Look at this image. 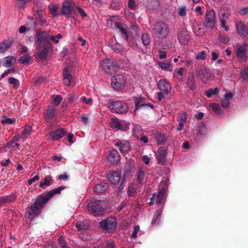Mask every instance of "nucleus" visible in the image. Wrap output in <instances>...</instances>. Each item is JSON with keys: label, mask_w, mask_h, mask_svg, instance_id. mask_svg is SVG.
<instances>
[{"label": "nucleus", "mask_w": 248, "mask_h": 248, "mask_svg": "<svg viewBox=\"0 0 248 248\" xmlns=\"http://www.w3.org/2000/svg\"><path fill=\"white\" fill-rule=\"evenodd\" d=\"M235 54L236 57L243 60L247 57L248 54V44L244 42L243 44H237L235 47Z\"/></svg>", "instance_id": "obj_10"}, {"label": "nucleus", "mask_w": 248, "mask_h": 248, "mask_svg": "<svg viewBox=\"0 0 248 248\" xmlns=\"http://www.w3.org/2000/svg\"><path fill=\"white\" fill-rule=\"evenodd\" d=\"M66 133L64 128H59L56 130L50 131L47 135L48 139L52 141L59 140L62 139Z\"/></svg>", "instance_id": "obj_12"}, {"label": "nucleus", "mask_w": 248, "mask_h": 248, "mask_svg": "<svg viewBox=\"0 0 248 248\" xmlns=\"http://www.w3.org/2000/svg\"><path fill=\"white\" fill-rule=\"evenodd\" d=\"M32 131V127L29 125H25L23 130L21 133L22 139H26Z\"/></svg>", "instance_id": "obj_42"}, {"label": "nucleus", "mask_w": 248, "mask_h": 248, "mask_svg": "<svg viewBox=\"0 0 248 248\" xmlns=\"http://www.w3.org/2000/svg\"><path fill=\"white\" fill-rule=\"evenodd\" d=\"M111 128L115 129V130H121L126 131L129 129L128 126L126 125H123L119 120L116 117L112 118L110 122Z\"/></svg>", "instance_id": "obj_16"}, {"label": "nucleus", "mask_w": 248, "mask_h": 248, "mask_svg": "<svg viewBox=\"0 0 248 248\" xmlns=\"http://www.w3.org/2000/svg\"><path fill=\"white\" fill-rule=\"evenodd\" d=\"M65 189V187L63 186H59L56 188L53 189L46 194L43 195L45 198L47 199V201H48L51 197H52L55 194H58L61 193V192Z\"/></svg>", "instance_id": "obj_26"}, {"label": "nucleus", "mask_w": 248, "mask_h": 248, "mask_svg": "<svg viewBox=\"0 0 248 248\" xmlns=\"http://www.w3.org/2000/svg\"><path fill=\"white\" fill-rule=\"evenodd\" d=\"M127 192L129 197H133L137 194L136 187L134 183H131L129 185Z\"/></svg>", "instance_id": "obj_40"}, {"label": "nucleus", "mask_w": 248, "mask_h": 248, "mask_svg": "<svg viewBox=\"0 0 248 248\" xmlns=\"http://www.w3.org/2000/svg\"><path fill=\"white\" fill-rule=\"evenodd\" d=\"M114 146L118 147L122 153H128L131 150V145L128 140H118L114 143Z\"/></svg>", "instance_id": "obj_14"}, {"label": "nucleus", "mask_w": 248, "mask_h": 248, "mask_svg": "<svg viewBox=\"0 0 248 248\" xmlns=\"http://www.w3.org/2000/svg\"><path fill=\"white\" fill-rule=\"evenodd\" d=\"M218 92L219 91L217 88H215V89L211 88L206 91L205 94L208 97H210L213 95L217 94Z\"/></svg>", "instance_id": "obj_52"}, {"label": "nucleus", "mask_w": 248, "mask_h": 248, "mask_svg": "<svg viewBox=\"0 0 248 248\" xmlns=\"http://www.w3.org/2000/svg\"><path fill=\"white\" fill-rule=\"evenodd\" d=\"M157 87L160 91L166 94H167L171 90L170 82L166 79H161L157 83Z\"/></svg>", "instance_id": "obj_17"}, {"label": "nucleus", "mask_w": 248, "mask_h": 248, "mask_svg": "<svg viewBox=\"0 0 248 248\" xmlns=\"http://www.w3.org/2000/svg\"><path fill=\"white\" fill-rule=\"evenodd\" d=\"M47 202V199L43 194L37 196L35 202L30 207V210L26 213L28 218L33 219L35 216L39 215Z\"/></svg>", "instance_id": "obj_1"}, {"label": "nucleus", "mask_w": 248, "mask_h": 248, "mask_svg": "<svg viewBox=\"0 0 248 248\" xmlns=\"http://www.w3.org/2000/svg\"><path fill=\"white\" fill-rule=\"evenodd\" d=\"M137 180L140 183L142 184L145 176L144 169L142 167H139L137 172Z\"/></svg>", "instance_id": "obj_37"}, {"label": "nucleus", "mask_w": 248, "mask_h": 248, "mask_svg": "<svg viewBox=\"0 0 248 248\" xmlns=\"http://www.w3.org/2000/svg\"><path fill=\"white\" fill-rule=\"evenodd\" d=\"M115 26L119 30V32L120 33L121 37L124 39L128 41L129 36L126 29L123 27L120 22H116L115 23Z\"/></svg>", "instance_id": "obj_21"}, {"label": "nucleus", "mask_w": 248, "mask_h": 248, "mask_svg": "<svg viewBox=\"0 0 248 248\" xmlns=\"http://www.w3.org/2000/svg\"><path fill=\"white\" fill-rule=\"evenodd\" d=\"M158 65L162 69L168 71H171L172 68H171V63L167 62H158Z\"/></svg>", "instance_id": "obj_46"}, {"label": "nucleus", "mask_w": 248, "mask_h": 248, "mask_svg": "<svg viewBox=\"0 0 248 248\" xmlns=\"http://www.w3.org/2000/svg\"><path fill=\"white\" fill-rule=\"evenodd\" d=\"M161 212L159 211H157L155 213L154 217L152 220V224L155 225H158L161 220Z\"/></svg>", "instance_id": "obj_45"}, {"label": "nucleus", "mask_w": 248, "mask_h": 248, "mask_svg": "<svg viewBox=\"0 0 248 248\" xmlns=\"http://www.w3.org/2000/svg\"><path fill=\"white\" fill-rule=\"evenodd\" d=\"M76 3L72 0H66L63 1L61 10V14L69 17L71 16L72 12L74 13Z\"/></svg>", "instance_id": "obj_8"}, {"label": "nucleus", "mask_w": 248, "mask_h": 248, "mask_svg": "<svg viewBox=\"0 0 248 248\" xmlns=\"http://www.w3.org/2000/svg\"><path fill=\"white\" fill-rule=\"evenodd\" d=\"M36 38V45L49 39V36L46 31H43L37 33Z\"/></svg>", "instance_id": "obj_34"}, {"label": "nucleus", "mask_w": 248, "mask_h": 248, "mask_svg": "<svg viewBox=\"0 0 248 248\" xmlns=\"http://www.w3.org/2000/svg\"><path fill=\"white\" fill-rule=\"evenodd\" d=\"M9 47V46L7 44L6 45L4 42H2L0 43V53L3 52Z\"/></svg>", "instance_id": "obj_64"}, {"label": "nucleus", "mask_w": 248, "mask_h": 248, "mask_svg": "<svg viewBox=\"0 0 248 248\" xmlns=\"http://www.w3.org/2000/svg\"><path fill=\"white\" fill-rule=\"evenodd\" d=\"M120 175L116 171L110 172L108 174V178L112 184H116L120 179Z\"/></svg>", "instance_id": "obj_25"}, {"label": "nucleus", "mask_w": 248, "mask_h": 248, "mask_svg": "<svg viewBox=\"0 0 248 248\" xmlns=\"http://www.w3.org/2000/svg\"><path fill=\"white\" fill-rule=\"evenodd\" d=\"M31 59V57L28 54L23 55L19 60V62L22 64H28Z\"/></svg>", "instance_id": "obj_51"}, {"label": "nucleus", "mask_w": 248, "mask_h": 248, "mask_svg": "<svg viewBox=\"0 0 248 248\" xmlns=\"http://www.w3.org/2000/svg\"><path fill=\"white\" fill-rule=\"evenodd\" d=\"M8 81L10 84L13 85V88L15 90H17V89H18L19 87L20 82L18 79L13 77H10L8 78Z\"/></svg>", "instance_id": "obj_43"}, {"label": "nucleus", "mask_w": 248, "mask_h": 248, "mask_svg": "<svg viewBox=\"0 0 248 248\" xmlns=\"http://www.w3.org/2000/svg\"><path fill=\"white\" fill-rule=\"evenodd\" d=\"M179 42L182 45H186L190 39L187 29L185 28H180L177 33Z\"/></svg>", "instance_id": "obj_11"}, {"label": "nucleus", "mask_w": 248, "mask_h": 248, "mask_svg": "<svg viewBox=\"0 0 248 248\" xmlns=\"http://www.w3.org/2000/svg\"><path fill=\"white\" fill-rule=\"evenodd\" d=\"M53 103L54 105L57 106L62 100V97L61 95H53Z\"/></svg>", "instance_id": "obj_56"}, {"label": "nucleus", "mask_w": 248, "mask_h": 248, "mask_svg": "<svg viewBox=\"0 0 248 248\" xmlns=\"http://www.w3.org/2000/svg\"><path fill=\"white\" fill-rule=\"evenodd\" d=\"M207 56V55L206 52L205 51L203 50V51H200V52L197 53L195 58L197 60L204 61L206 59Z\"/></svg>", "instance_id": "obj_48"}, {"label": "nucleus", "mask_w": 248, "mask_h": 248, "mask_svg": "<svg viewBox=\"0 0 248 248\" xmlns=\"http://www.w3.org/2000/svg\"><path fill=\"white\" fill-rule=\"evenodd\" d=\"M124 184L123 181L121 182V184L119 186V187L117 188V189L116 190V192L117 193V194L118 196H120L122 194L124 193Z\"/></svg>", "instance_id": "obj_58"}, {"label": "nucleus", "mask_w": 248, "mask_h": 248, "mask_svg": "<svg viewBox=\"0 0 248 248\" xmlns=\"http://www.w3.org/2000/svg\"><path fill=\"white\" fill-rule=\"evenodd\" d=\"M135 163L134 161L129 160L127 161L123 168V178L129 175L132 170L135 168Z\"/></svg>", "instance_id": "obj_20"}, {"label": "nucleus", "mask_w": 248, "mask_h": 248, "mask_svg": "<svg viewBox=\"0 0 248 248\" xmlns=\"http://www.w3.org/2000/svg\"><path fill=\"white\" fill-rule=\"evenodd\" d=\"M107 159L110 163L115 164L120 160V155L117 150L113 149L109 152Z\"/></svg>", "instance_id": "obj_19"}, {"label": "nucleus", "mask_w": 248, "mask_h": 248, "mask_svg": "<svg viewBox=\"0 0 248 248\" xmlns=\"http://www.w3.org/2000/svg\"><path fill=\"white\" fill-rule=\"evenodd\" d=\"M101 66L105 72L109 74L116 72L119 68V65L116 62L109 59L103 60Z\"/></svg>", "instance_id": "obj_7"}, {"label": "nucleus", "mask_w": 248, "mask_h": 248, "mask_svg": "<svg viewBox=\"0 0 248 248\" xmlns=\"http://www.w3.org/2000/svg\"><path fill=\"white\" fill-rule=\"evenodd\" d=\"M142 129L140 125L136 124L133 129V135L137 139H139V135L142 132Z\"/></svg>", "instance_id": "obj_47"}, {"label": "nucleus", "mask_w": 248, "mask_h": 248, "mask_svg": "<svg viewBox=\"0 0 248 248\" xmlns=\"http://www.w3.org/2000/svg\"><path fill=\"white\" fill-rule=\"evenodd\" d=\"M117 224L116 218L111 216L100 222L99 226L104 231L111 232L115 229Z\"/></svg>", "instance_id": "obj_6"}, {"label": "nucleus", "mask_w": 248, "mask_h": 248, "mask_svg": "<svg viewBox=\"0 0 248 248\" xmlns=\"http://www.w3.org/2000/svg\"><path fill=\"white\" fill-rule=\"evenodd\" d=\"M199 133L201 135H205L207 133V128L202 123H200L198 124Z\"/></svg>", "instance_id": "obj_49"}, {"label": "nucleus", "mask_w": 248, "mask_h": 248, "mask_svg": "<svg viewBox=\"0 0 248 248\" xmlns=\"http://www.w3.org/2000/svg\"><path fill=\"white\" fill-rule=\"evenodd\" d=\"M233 94L232 93H226L224 95V98L221 100V106L224 108H227L230 106V99L232 97Z\"/></svg>", "instance_id": "obj_29"}, {"label": "nucleus", "mask_w": 248, "mask_h": 248, "mask_svg": "<svg viewBox=\"0 0 248 248\" xmlns=\"http://www.w3.org/2000/svg\"><path fill=\"white\" fill-rule=\"evenodd\" d=\"M218 40L219 41L224 44H227L230 41L229 37L228 35L225 34H219L218 37Z\"/></svg>", "instance_id": "obj_55"}, {"label": "nucleus", "mask_w": 248, "mask_h": 248, "mask_svg": "<svg viewBox=\"0 0 248 248\" xmlns=\"http://www.w3.org/2000/svg\"><path fill=\"white\" fill-rule=\"evenodd\" d=\"M210 107L217 115L222 116L224 114L223 111L220 108L219 105L218 104L211 103L210 105Z\"/></svg>", "instance_id": "obj_39"}, {"label": "nucleus", "mask_w": 248, "mask_h": 248, "mask_svg": "<svg viewBox=\"0 0 248 248\" xmlns=\"http://www.w3.org/2000/svg\"><path fill=\"white\" fill-rule=\"evenodd\" d=\"M76 227L78 232L87 230L89 228L88 222L86 220L78 221L76 224Z\"/></svg>", "instance_id": "obj_31"}, {"label": "nucleus", "mask_w": 248, "mask_h": 248, "mask_svg": "<svg viewBox=\"0 0 248 248\" xmlns=\"http://www.w3.org/2000/svg\"><path fill=\"white\" fill-rule=\"evenodd\" d=\"M5 61H3L2 65L5 67H10L13 65L16 61L15 58L13 56H8L4 58Z\"/></svg>", "instance_id": "obj_36"}, {"label": "nucleus", "mask_w": 248, "mask_h": 248, "mask_svg": "<svg viewBox=\"0 0 248 248\" xmlns=\"http://www.w3.org/2000/svg\"><path fill=\"white\" fill-rule=\"evenodd\" d=\"M142 43L144 46H147L150 44V35L148 33H143L141 37Z\"/></svg>", "instance_id": "obj_53"}, {"label": "nucleus", "mask_w": 248, "mask_h": 248, "mask_svg": "<svg viewBox=\"0 0 248 248\" xmlns=\"http://www.w3.org/2000/svg\"><path fill=\"white\" fill-rule=\"evenodd\" d=\"M31 0H16V5L20 8H23L27 6Z\"/></svg>", "instance_id": "obj_50"}, {"label": "nucleus", "mask_w": 248, "mask_h": 248, "mask_svg": "<svg viewBox=\"0 0 248 248\" xmlns=\"http://www.w3.org/2000/svg\"><path fill=\"white\" fill-rule=\"evenodd\" d=\"M45 120L49 121L53 119L55 116V109L54 107L51 105L48 106L45 114Z\"/></svg>", "instance_id": "obj_24"}, {"label": "nucleus", "mask_w": 248, "mask_h": 248, "mask_svg": "<svg viewBox=\"0 0 248 248\" xmlns=\"http://www.w3.org/2000/svg\"><path fill=\"white\" fill-rule=\"evenodd\" d=\"M134 101L136 110L141 109L142 108L150 107L151 109H153L154 106L150 103H145V98L142 97H136L133 98Z\"/></svg>", "instance_id": "obj_13"}, {"label": "nucleus", "mask_w": 248, "mask_h": 248, "mask_svg": "<svg viewBox=\"0 0 248 248\" xmlns=\"http://www.w3.org/2000/svg\"><path fill=\"white\" fill-rule=\"evenodd\" d=\"M18 147L19 146V144L18 143H15L12 140L7 142L5 145V147L6 148H10V147Z\"/></svg>", "instance_id": "obj_63"}, {"label": "nucleus", "mask_w": 248, "mask_h": 248, "mask_svg": "<svg viewBox=\"0 0 248 248\" xmlns=\"http://www.w3.org/2000/svg\"><path fill=\"white\" fill-rule=\"evenodd\" d=\"M186 112H183L180 113L177 119V121L179 123V126L176 128L177 131H180L184 127V124L186 121Z\"/></svg>", "instance_id": "obj_22"}, {"label": "nucleus", "mask_w": 248, "mask_h": 248, "mask_svg": "<svg viewBox=\"0 0 248 248\" xmlns=\"http://www.w3.org/2000/svg\"><path fill=\"white\" fill-rule=\"evenodd\" d=\"M63 77L64 79L63 83L67 86L70 85L72 77L70 71L68 70V68L65 67L64 68L63 70Z\"/></svg>", "instance_id": "obj_28"}, {"label": "nucleus", "mask_w": 248, "mask_h": 248, "mask_svg": "<svg viewBox=\"0 0 248 248\" xmlns=\"http://www.w3.org/2000/svg\"><path fill=\"white\" fill-rule=\"evenodd\" d=\"M15 122V119H11L9 118H5L1 121V123L3 124H12Z\"/></svg>", "instance_id": "obj_62"}, {"label": "nucleus", "mask_w": 248, "mask_h": 248, "mask_svg": "<svg viewBox=\"0 0 248 248\" xmlns=\"http://www.w3.org/2000/svg\"><path fill=\"white\" fill-rule=\"evenodd\" d=\"M109 110L112 113L124 114L127 113L129 108L124 102L120 101H112L109 103Z\"/></svg>", "instance_id": "obj_3"}, {"label": "nucleus", "mask_w": 248, "mask_h": 248, "mask_svg": "<svg viewBox=\"0 0 248 248\" xmlns=\"http://www.w3.org/2000/svg\"><path fill=\"white\" fill-rule=\"evenodd\" d=\"M167 148L165 147H161L158 150V161L162 164L165 163V158L167 156Z\"/></svg>", "instance_id": "obj_23"}, {"label": "nucleus", "mask_w": 248, "mask_h": 248, "mask_svg": "<svg viewBox=\"0 0 248 248\" xmlns=\"http://www.w3.org/2000/svg\"><path fill=\"white\" fill-rule=\"evenodd\" d=\"M75 8L78 10V13L80 15V16L82 17H85L87 16V14L82 8L76 5Z\"/></svg>", "instance_id": "obj_60"}, {"label": "nucleus", "mask_w": 248, "mask_h": 248, "mask_svg": "<svg viewBox=\"0 0 248 248\" xmlns=\"http://www.w3.org/2000/svg\"><path fill=\"white\" fill-rule=\"evenodd\" d=\"M241 75L242 78L244 80H248V68H245L241 72Z\"/></svg>", "instance_id": "obj_59"}, {"label": "nucleus", "mask_w": 248, "mask_h": 248, "mask_svg": "<svg viewBox=\"0 0 248 248\" xmlns=\"http://www.w3.org/2000/svg\"><path fill=\"white\" fill-rule=\"evenodd\" d=\"M40 51L34 55L35 58L40 60L44 61L48 56L49 50L46 49H42Z\"/></svg>", "instance_id": "obj_33"}, {"label": "nucleus", "mask_w": 248, "mask_h": 248, "mask_svg": "<svg viewBox=\"0 0 248 248\" xmlns=\"http://www.w3.org/2000/svg\"><path fill=\"white\" fill-rule=\"evenodd\" d=\"M186 84L187 87L190 90L194 91L195 90L196 86L195 84V78L193 75L188 77Z\"/></svg>", "instance_id": "obj_41"}, {"label": "nucleus", "mask_w": 248, "mask_h": 248, "mask_svg": "<svg viewBox=\"0 0 248 248\" xmlns=\"http://www.w3.org/2000/svg\"><path fill=\"white\" fill-rule=\"evenodd\" d=\"M203 25L206 28L212 29L216 25L215 12L212 10H208L206 12Z\"/></svg>", "instance_id": "obj_9"}, {"label": "nucleus", "mask_w": 248, "mask_h": 248, "mask_svg": "<svg viewBox=\"0 0 248 248\" xmlns=\"http://www.w3.org/2000/svg\"><path fill=\"white\" fill-rule=\"evenodd\" d=\"M155 138L158 145H163L167 141V138L164 135L160 132L156 133L155 134Z\"/></svg>", "instance_id": "obj_35"}, {"label": "nucleus", "mask_w": 248, "mask_h": 248, "mask_svg": "<svg viewBox=\"0 0 248 248\" xmlns=\"http://www.w3.org/2000/svg\"><path fill=\"white\" fill-rule=\"evenodd\" d=\"M52 44L49 41V39L45 41L40 43L36 45V49L41 50L42 49H46L49 50L52 48Z\"/></svg>", "instance_id": "obj_30"}, {"label": "nucleus", "mask_w": 248, "mask_h": 248, "mask_svg": "<svg viewBox=\"0 0 248 248\" xmlns=\"http://www.w3.org/2000/svg\"><path fill=\"white\" fill-rule=\"evenodd\" d=\"M169 32L167 24L162 21L157 22L153 27L152 33L154 36L160 39L166 38Z\"/></svg>", "instance_id": "obj_2"}, {"label": "nucleus", "mask_w": 248, "mask_h": 248, "mask_svg": "<svg viewBox=\"0 0 248 248\" xmlns=\"http://www.w3.org/2000/svg\"><path fill=\"white\" fill-rule=\"evenodd\" d=\"M237 34L242 37H245L248 35V27L241 21L236 24Z\"/></svg>", "instance_id": "obj_18"}, {"label": "nucleus", "mask_w": 248, "mask_h": 248, "mask_svg": "<svg viewBox=\"0 0 248 248\" xmlns=\"http://www.w3.org/2000/svg\"><path fill=\"white\" fill-rule=\"evenodd\" d=\"M148 1L149 4L148 6L151 9H155L159 5L158 0H148Z\"/></svg>", "instance_id": "obj_54"}, {"label": "nucleus", "mask_w": 248, "mask_h": 248, "mask_svg": "<svg viewBox=\"0 0 248 248\" xmlns=\"http://www.w3.org/2000/svg\"><path fill=\"white\" fill-rule=\"evenodd\" d=\"M77 99V97L76 95H71L67 98V101L66 103V106H68L69 105L71 104L72 103L74 102Z\"/></svg>", "instance_id": "obj_61"}, {"label": "nucleus", "mask_w": 248, "mask_h": 248, "mask_svg": "<svg viewBox=\"0 0 248 248\" xmlns=\"http://www.w3.org/2000/svg\"><path fill=\"white\" fill-rule=\"evenodd\" d=\"M195 72L197 76L203 82L210 80L211 75L207 69L202 68L201 67H197L195 68Z\"/></svg>", "instance_id": "obj_15"}, {"label": "nucleus", "mask_w": 248, "mask_h": 248, "mask_svg": "<svg viewBox=\"0 0 248 248\" xmlns=\"http://www.w3.org/2000/svg\"><path fill=\"white\" fill-rule=\"evenodd\" d=\"M221 16H219L220 19L223 18L225 19H229L230 14L228 10H221L220 11Z\"/></svg>", "instance_id": "obj_57"}, {"label": "nucleus", "mask_w": 248, "mask_h": 248, "mask_svg": "<svg viewBox=\"0 0 248 248\" xmlns=\"http://www.w3.org/2000/svg\"><path fill=\"white\" fill-rule=\"evenodd\" d=\"M50 14L52 15V17H56L60 15V13L57 12L59 9V6L57 4H51L48 7Z\"/></svg>", "instance_id": "obj_38"}, {"label": "nucleus", "mask_w": 248, "mask_h": 248, "mask_svg": "<svg viewBox=\"0 0 248 248\" xmlns=\"http://www.w3.org/2000/svg\"><path fill=\"white\" fill-rule=\"evenodd\" d=\"M126 84L124 77L122 74H116L111 78V86L114 90L119 91L123 89Z\"/></svg>", "instance_id": "obj_5"}, {"label": "nucleus", "mask_w": 248, "mask_h": 248, "mask_svg": "<svg viewBox=\"0 0 248 248\" xmlns=\"http://www.w3.org/2000/svg\"><path fill=\"white\" fill-rule=\"evenodd\" d=\"M16 199L14 195H5L0 198V206L13 202Z\"/></svg>", "instance_id": "obj_32"}, {"label": "nucleus", "mask_w": 248, "mask_h": 248, "mask_svg": "<svg viewBox=\"0 0 248 248\" xmlns=\"http://www.w3.org/2000/svg\"><path fill=\"white\" fill-rule=\"evenodd\" d=\"M88 210L94 216H99L104 212V203L102 201H91L87 205Z\"/></svg>", "instance_id": "obj_4"}, {"label": "nucleus", "mask_w": 248, "mask_h": 248, "mask_svg": "<svg viewBox=\"0 0 248 248\" xmlns=\"http://www.w3.org/2000/svg\"><path fill=\"white\" fill-rule=\"evenodd\" d=\"M108 185L107 183L103 182L96 185L94 187V192L96 193L101 194L105 192L108 188Z\"/></svg>", "instance_id": "obj_27"}, {"label": "nucleus", "mask_w": 248, "mask_h": 248, "mask_svg": "<svg viewBox=\"0 0 248 248\" xmlns=\"http://www.w3.org/2000/svg\"><path fill=\"white\" fill-rule=\"evenodd\" d=\"M52 180V177L50 175H46L45 176L44 181L40 182L39 186L41 187H43L45 186H49L51 185Z\"/></svg>", "instance_id": "obj_44"}]
</instances>
